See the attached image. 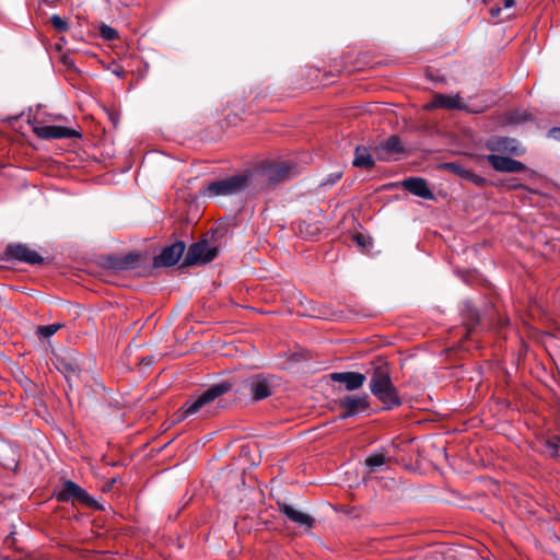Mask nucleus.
I'll use <instances>...</instances> for the list:
<instances>
[{
    "label": "nucleus",
    "mask_w": 560,
    "mask_h": 560,
    "mask_svg": "<svg viewBox=\"0 0 560 560\" xmlns=\"http://www.w3.org/2000/svg\"><path fill=\"white\" fill-rule=\"evenodd\" d=\"M300 172L301 166L292 159L273 163L265 168L268 180L272 183L288 180Z\"/></svg>",
    "instance_id": "423d86ee"
},
{
    "label": "nucleus",
    "mask_w": 560,
    "mask_h": 560,
    "mask_svg": "<svg viewBox=\"0 0 560 560\" xmlns=\"http://www.w3.org/2000/svg\"><path fill=\"white\" fill-rule=\"evenodd\" d=\"M66 371H67L70 375H77V369H75L73 365H71V364H68V365L66 366Z\"/></svg>",
    "instance_id": "2f4dec72"
},
{
    "label": "nucleus",
    "mask_w": 560,
    "mask_h": 560,
    "mask_svg": "<svg viewBox=\"0 0 560 560\" xmlns=\"http://www.w3.org/2000/svg\"><path fill=\"white\" fill-rule=\"evenodd\" d=\"M49 117H50L52 120H59V119H61V118H62V116H61V115H50Z\"/></svg>",
    "instance_id": "c9c22d12"
},
{
    "label": "nucleus",
    "mask_w": 560,
    "mask_h": 560,
    "mask_svg": "<svg viewBox=\"0 0 560 560\" xmlns=\"http://www.w3.org/2000/svg\"><path fill=\"white\" fill-rule=\"evenodd\" d=\"M485 145L493 152L492 154L500 155L520 156L525 151L517 140L509 137H492L486 141Z\"/></svg>",
    "instance_id": "1a4fd4ad"
},
{
    "label": "nucleus",
    "mask_w": 560,
    "mask_h": 560,
    "mask_svg": "<svg viewBox=\"0 0 560 560\" xmlns=\"http://www.w3.org/2000/svg\"><path fill=\"white\" fill-rule=\"evenodd\" d=\"M547 448L550 451L551 455L560 456L559 447H560V438L553 436L547 441Z\"/></svg>",
    "instance_id": "cd10ccee"
},
{
    "label": "nucleus",
    "mask_w": 560,
    "mask_h": 560,
    "mask_svg": "<svg viewBox=\"0 0 560 560\" xmlns=\"http://www.w3.org/2000/svg\"><path fill=\"white\" fill-rule=\"evenodd\" d=\"M382 149L387 153L402 152L404 148L400 139L397 136H390L382 143Z\"/></svg>",
    "instance_id": "5701e85b"
},
{
    "label": "nucleus",
    "mask_w": 560,
    "mask_h": 560,
    "mask_svg": "<svg viewBox=\"0 0 560 560\" xmlns=\"http://www.w3.org/2000/svg\"><path fill=\"white\" fill-rule=\"evenodd\" d=\"M330 378L343 384L347 390L359 389L366 381L365 375L359 372H335L330 374Z\"/></svg>",
    "instance_id": "f3484780"
},
{
    "label": "nucleus",
    "mask_w": 560,
    "mask_h": 560,
    "mask_svg": "<svg viewBox=\"0 0 560 560\" xmlns=\"http://www.w3.org/2000/svg\"><path fill=\"white\" fill-rule=\"evenodd\" d=\"M494 171L500 173H518L526 170L525 164L500 154H488L485 156Z\"/></svg>",
    "instance_id": "9b49d317"
},
{
    "label": "nucleus",
    "mask_w": 560,
    "mask_h": 560,
    "mask_svg": "<svg viewBox=\"0 0 560 560\" xmlns=\"http://www.w3.org/2000/svg\"><path fill=\"white\" fill-rule=\"evenodd\" d=\"M114 73H115L116 75H118V77H121V75H122V73H124V71H122V69L114 70Z\"/></svg>",
    "instance_id": "e433bc0d"
},
{
    "label": "nucleus",
    "mask_w": 560,
    "mask_h": 560,
    "mask_svg": "<svg viewBox=\"0 0 560 560\" xmlns=\"http://www.w3.org/2000/svg\"><path fill=\"white\" fill-rule=\"evenodd\" d=\"M433 106L440 107V108L455 109V108L462 107V102H460V97L458 95L448 96V95L438 94L433 98Z\"/></svg>",
    "instance_id": "aec40b11"
},
{
    "label": "nucleus",
    "mask_w": 560,
    "mask_h": 560,
    "mask_svg": "<svg viewBox=\"0 0 560 560\" xmlns=\"http://www.w3.org/2000/svg\"><path fill=\"white\" fill-rule=\"evenodd\" d=\"M340 177H341V173L332 174L328 177L326 184L334 185L340 179Z\"/></svg>",
    "instance_id": "c756f323"
},
{
    "label": "nucleus",
    "mask_w": 560,
    "mask_h": 560,
    "mask_svg": "<svg viewBox=\"0 0 560 560\" xmlns=\"http://www.w3.org/2000/svg\"><path fill=\"white\" fill-rule=\"evenodd\" d=\"M217 255L218 250L215 247L211 246L208 241H200L189 247L184 259V265L208 264L212 261Z\"/></svg>",
    "instance_id": "0eeeda50"
},
{
    "label": "nucleus",
    "mask_w": 560,
    "mask_h": 560,
    "mask_svg": "<svg viewBox=\"0 0 560 560\" xmlns=\"http://www.w3.org/2000/svg\"><path fill=\"white\" fill-rule=\"evenodd\" d=\"M340 407L345 409L340 413V419H347L357 416L369 408V397L363 396H347L340 400Z\"/></svg>",
    "instance_id": "ddd939ff"
},
{
    "label": "nucleus",
    "mask_w": 560,
    "mask_h": 560,
    "mask_svg": "<svg viewBox=\"0 0 560 560\" xmlns=\"http://www.w3.org/2000/svg\"><path fill=\"white\" fill-rule=\"evenodd\" d=\"M353 165L364 168H371L374 165V161L366 148L357 147L353 159Z\"/></svg>",
    "instance_id": "412c9836"
},
{
    "label": "nucleus",
    "mask_w": 560,
    "mask_h": 560,
    "mask_svg": "<svg viewBox=\"0 0 560 560\" xmlns=\"http://www.w3.org/2000/svg\"><path fill=\"white\" fill-rule=\"evenodd\" d=\"M469 312H470V317H471V319H472V320H475V322H477L478 317H477L476 312H475V311H472V310H471V311H469Z\"/></svg>",
    "instance_id": "f704fd0d"
},
{
    "label": "nucleus",
    "mask_w": 560,
    "mask_h": 560,
    "mask_svg": "<svg viewBox=\"0 0 560 560\" xmlns=\"http://www.w3.org/2000/svg\"><path fill=\"white\" fill-rule=\"evenodd\" d=\"M365 465L369 468V472H376L387 465V458L382 453H375L365 459Z\"/></svg>",
    "instance_id": "4be33fe9"
},
{
    "label": "nucleus",
    "mask_w": 560,
    "mask_h": 560,
    "mask_svg": "<svg viewBox=\"0 0 560 560\" xmlns=\"http://www.w3.org/2000/svg\"><path fill=\"white\" fill-rule=\"evenodd\" d=\"M370 390L384 405L385 409H393L401 405L398 392L392 382L389 368L384 362L374 366L370 380Z\"/></svg>",
    "instance_id": "f257e3e1"
},
{
    "label": "nucleus",
    "mask_w": 560,
    "mask_h": 560,
    "mask_svg": "<svg viewBox=\"0 0 560 560\" xmlns=\"http://www.w3.org/2000/svg\"><path fill=\"white\" fill-rule=\"evenodd\" d=\"M100 34L105 40H114L118 38V32L109 25L103 24L100 27Z\"/></svg>",
    "instance_id": "a878e982"
},
{
    "label": "nucleus",
    "mask_w": 560,
    "mask_h": 560,
    "mask_svg": "<svg viewBox=\"0 0 560 560\" xmlns=\"http://www.w3.org/2000/svg\"><path fill=\"white\" fill-rule=\"evenodd\" d=\"M354 240L360 246H364V236L362 234H357Z\"/></svg>",
    "instance_id": "7c9ffc66"
},
{
    "label": "nucleus",
    "mask_w": 560,
    "mask_h": 560,
    "mask_svg": "<svg viewBox=\"0 0 560 560\" xmlns=\"http://www.w3.org/2000/svg\"><path fill=\"white\" fill-rule=\"evenodd\" d=\"M252 182L247 173H241L233 176L220 178L209 183L202 195L208 198L230 197L243 192Z\"/></svg>",
    "instance_id": "f03ea898"
},
{
    "label": "nucleus",
    "mask_w": 560,
    "mask_h": 560,
    "mask_svg": "<svg viewBox=\"0 0 560 560\" xmlns=\"http://www.w3.org/2000/svg\"><path fill=\"white\" fill-rule=\"evenodd\" d=\"M72 499L78 500L89 508H93L95 510H104L103 504L90 495L83 488L71 480H67L62 483L60 491L57 493V500L67 502Z\"/></svg>",
    "instance_id": "20e7f679"
},
{
    "label": "nucleus",
    "mask_w": 560,
    "mask_h": 560,
    "mask_svg": "<svg viewBox=\"0 0 560 560\" xmlns=\"http://www.w3.org/2000/svg\"><path fill=\"white\" fill-rule=\"evenodd\" d=\"M500 8H491L490 12L492 16H497L500 13Z\"/></svg>",
    "instance_id": "473e14b6"
},
{
    "label": "nucleus",
    "mask_w": 560,
    "mask_h": 560,
    "mask_svg": "<svg viewBox=\"0 0 560 560\" xmlns=\"http://www.w3.org/2000/svg\"><path fill=\"white\" fill-rule=\"evenodd\" d=\"M63 327V324L61 323H54L49 325L38 326L37 328V335L39 338L47 339L55 335L60 328Z\"/></svg>",
    "instance_id": "b1692460"
},
{
    "label": "nucleus",
    "mask_w": 560,
    "mask_h": 560,
    "mask_svg": "<svg viewBox=\"0 0 560 560\" xmlns=\"http://www.w3.org/2000/svg\"><path fill=\"white\" fill-rule=\"evenodd\" d=\"M506 119L511 125H518L532 119V116L526 112H514L510 113Z\"/></svg>",
    "instance_id": "393cba45"
},
{
    "label": "nucleus",
    "mask_w": 560,
    "mask_h": 560,
    "mask_svg": "<svg viewBox=\"0 0 560 560\" xmlns=\"http://www.w3.org/2000/svg\"><path fill=\"white\" fill-rule=\"evenodd\" d=\"M142 262L139 253H130L122 257H109L108 267L116 271L131 270L138 268Z\"/></svg>",
    "instance_id": "a211bd4d"
},
{
    "label": "nucleus",
    "mask_w": 560,
    "mask_h": 560,
    "mask_svg": "<svg viewBox=\"0 0 560 560\" xmlns=\"http://www.w3.org/2000/svg\"><path fill=\"white\" fill-rule=\"evenodd\" d=\"M50 22H51V25L58 31V32H67L69 30V24L68 22L62 19L60 15L58 14H54L51 18H50Z\"/></svg>",
    "instance_id": "bb28decb"
},
{
    "label": "nucleus",
    "mask_w": 560,
    "mask_h": 560,
    "mask_svg": "<svg viewBox=\"0 0 560 560\" xmlns=\"http://www.w3.org/2000/svg\"><path fill=\"white\" fill-rule=\"evenodd\" d=\"M31 121L33 132L42 139H69L78 135L72 128L43 125L39 122L38 116H35Z\"/></svg>",
    "instance_id": "6e6552de"
},
{
    "label": "nucleus",
    "mask_w": 560,
    "mask_h": 560,
    "mask_svg": "<svg viewBox=\"0 0 560 560\" xmlns=\"http://www.w3.org/2000/svg\"><path fill=\"white\" fill-rule=\"evenodd\" d=\"M279 511L291 522L306 530L313 528L315 520L310 514L295 509L293 505L281 503Z\"/></svg>",
    "instance_id": "4468645a"
},
{
    "label": "nucleus",
    "mask_w": 560,
    "mask_h": 560,
    "mask_svg": "<svg viewBox=\"0 0 560 560\" xmlns=\"http://www.w3.org/2000/svg\"><path fill=\"white\" fill-rule=\"evenodd\" d=\"M401 187L410 194L427 199L433 200L434 194L430 189L428 182L422 177H409L401 182Z\"/></svg>",
    "instance_id": "2eb2a0df"
},
{
    "label": "nucleus",
    "mask_w": 560,
    "mask_h": 560,
    "mask_svg": "<svg viewBox=\"0 0 560 560\" xmlns=\"http://www.w3.org/2000/svg\"><path fill=\"white\" fill-rule=\"evenodd\" d=\"M441 166L444 170H447V171L458 175L460 178L467 179L477 186H482L486 183V179L482 176L475 174L474 172L465 168L464 166H462L458 163L447 162V163H443Z\"/></svg>",
    "instance_id": "6ab92c4d"
},
{
    "label": "nucleus",
    "mask_w": 560,
    "mask_h": 560,
    "mask_svg": "<svg viewBox=\"0 0 560 560\" xmlns=\"http://www.w3.org/2000/svg\"><path fill=\"white\" fill-rule=\"evenodd\" d=\"M185 250V243L179 241L163 248L161 254L154 258V266L171 267L178 262Z\"/></svg>",
    "instance_id": "f8f14e48"
},
{
    "label": "nucleus",
    "mask_w": 560,
    "mask_h": 560,
    "mask_svg": "<svg viewBox=\"0 0 560 560\" xmlns=\"http://www.w3.org/2000/svg\"><path fill=\"white\" fill-rule=\"evenodd\" d=\"M505 8H511L514 4V0H504Z\"/></svg>",
    "instance_id": "72a5a7b5"
},
{
    "label": "nucleus",
    "mask_w": 560,
    "mask_h": 560,
    "mask_svg": "<svg viewBox=\"0 0 560 560\" xmlns=\"http://www.w3.org/2000/svg\"><path fill=\"white\" fill-rule=\"evenodd\" d=\"M242 389L246 390L253 400H262L272 394L271 377L265 374L252 375L242 382Z\"/></svg>",
    "instance_id": "39448f33"
},
{
    "label": "nucleus",
    "mask_w": 560,
    "mask_h": 560,
    "mask_svg": "<svg viewBox=\"0 0 560 560\" xmlns=\"http://www.w3.org/2000/svg\"><path fill=\"white\" fill-rule=\"evenodd\" d=\"M5 256L10 260L30 265H39L44 261L43 256L25 244H9L5 248Z\"/></svg>",
    "instance_id": "9d476101"
},
{
    "label": "nucleus",
    "mask_w": 560,
    "mask_h": 560,
    "mask_svg": "<svg viewBox=\"0 0 560 560\" xmlns=\"http://www.w3.org/2000/svg\"><path fill=\"white\" fill-rule=\"evenodd\" d=\"M232 384L229 382H222L209 387L200 396L192 401H187L183 407L184 417H188L199 412L205 406L211 404L219 396L230 392Z\"/></svg>",
    "instance_id": "7ed1b4c3"
},
{
    "label": "nucleus",
    "mask_w": 560,
    "mask_h": 560,
    "mask_svg": "<svg viewBox=\"0 0 560 560\" xmlns=\"http://www.w3.org/2000/svg\"><path fill=\"white\" fill-rule=\"evenodd\" d=\"M19 448L13 443L0 440V464L9 470H15L19 466Z\"/></svg>",
    "instance_id": "dca6fc26"
},
{
    "label": "nucleus",
    "mask_w": 560,
    "mask_h": 560,
    "mask_svg": "<svg viewBox=\"0 0 560 560\" xmlns=\"http://www.w3.org/2000/svg\"><path fill=\"white\" fill-rule=\"evenodd\" d=\"M548 138L560 141V127L551 128L548 133Z\"/></svg>",
    "instance_id": "c85d7f7f"
}]
</instances>
